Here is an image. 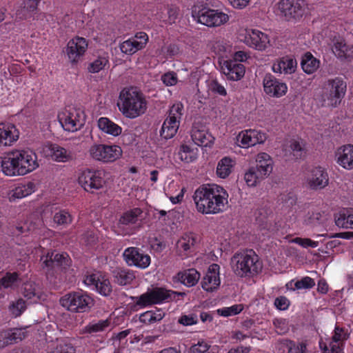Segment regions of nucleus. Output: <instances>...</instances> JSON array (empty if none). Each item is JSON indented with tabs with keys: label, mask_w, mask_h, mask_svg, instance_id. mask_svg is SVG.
Returning a JSON list of instances; mask_svg holds the SVG:
<instances>
[{
	"label": "nucleus",
	"mask_w": 353,
	"mask_h": 353,
	"mask_svg": "<svg viewBox=\"0 0 353 353\" xmlns=\"http://www.w3.org/2000/svg\"><path fill=\"white\" fill-rule=\"evenodd\" d=\"M228 194L221 186L204 184L194 192L193 199L197 211L203 214L222 212L228 204Z\"/></svg>",
	"instance_id": "f257e3e1"
},
{
	"label": "nucleus",
	"mask_w": 353,
	"mask_h": 353,
	"mask_svg": "<svg viewBox=\"0 0 353 353\" xmlns=\"http://www.w3.org/2000/svg\"><path fill=\"white\" fill-rule=\"evenodd\" d=\"M117 106L125 117L132 119L146 112L147 101L136 87H126L119 93Z\"/></svg>",
	"instance_id": "f03ea898"
},
{
	"label": "nucleus",
	"mask_w": 353,
	"mask_h": 353,
	"mask_svg": "<svg viewBox=\"0 0 353 353\" xmlns=\"http://www.w3.org/2000/svg\"><path fill=\"white\" fill-rule=\"evenodd\" d=\"M231 262L234 274L241 278L253 277L262 269L259 257L253 250L235 253Z\"/></svg>",
	"instance_id": "7ed1b4c3"
},
{
	"label": "nucleus",
	"mask_w": 353,
	"mask_h": 353,
	"mask_svg": "<svg viewBox=\"0 0 353 353\" xmlns=\"http://www.w3.org/2000/svg\"><path fill=\"white\" fill-rule=\"evenodd\" d=\"M183 294L184 293L182 292H176L163 288L157 287L148 290L139 296L134 297L133 299H134L137 306L143 308L155 304L168 303L174 300L176 296H183Z\"/></svg>",
	"instance_id": "20e7f679"
},
{
	"label": "nucleus",
	"mask_w": 353,
	"mask_h": 353,
	"mask_svg": "<svg viewBox=\"0 0 353 353\" xmlns=\"http://www.w3.org/2000/svg\"><path fill=\"white\" fill-rule=\"evenodd\" d=\"M63 307L72 313L88 312L93 305V299L82 290L67 293L60 299Z\"/></svg>",
	"instance_id": "39448f33"
},
{
	"label": "nucleus",
	"mask_w": 353,
	"mask_h": 353,
	"mask_svg": "<svg viewBox=\"0 0 353 353\" xmlns=\"http://www.w3.org/2000/svg\"><path fill=\"white\" fill-rule=\"evenodd\" d=\"M327 85V87L321 95L323 105L337 107L345 97L347 83L342 78L336 77L329 79Z\"/></svg>",
	"instance_id": "423d86ee"
},
{
	"label": "nucleus",
	"mask_w": 353,
	"mask_h": 353,
	"mask_svg": "<svg viewBox=\"0 0 353 353\" xmlns=\"http://www.w3.org/2000/svg\"><path fill=\"white\" fill-rule=\"evenodd\" d=\"M40 261L48 276H54V273L59 270L66 271L72 263L68 253H54V252H48L46 254L42 255Z\"/></svg>",
	"instance_id": "0eeeda50"
},
{
	"label": "nucleus",
	"mask_w": 353,
	"mask_h": 353,
	"mask_svg": "<svg viewBox=\"0 0 353 353\" xmlns=\"http://www.w3.org/2000/svg\"><path fill=\"white\" fill-rule=\"evenodd\" d=\"M183 114V105L181 102L174 103L168 111V115L160 130V136L164 139L174 137L179 128L181 117Z\"/></svg>",
	"instance_id": "6e6552de"
},
{
	"label": "nucleus",
	"mask_w": 353,
	"mask_h": 353,
	"mask_svg": "<svg viewBox=\"0 0 353 353\" xmlns=\"http://www.w3.org/2000/svg\"><path fill=\"white\" fill-rule=\"evenodd\" d=\"M104 176L103 170L86 169L79 176V183L86 192L94 193L104 187L106 183Z\"/></svg>",
	"instance_id": "1a4fd4ad"
},
{
	"label": "nucleus",
	"mask_w": 353,
	"mask_h": 353,
	"mask_svg": "<svg viewBox=\"0 0 353 353\" xmlns=\"http://www.w3.org/2000/svg\"><path fill=\"white\" fill-rule=\"evenodd\" d=\"M89 152L94 159L104 163L115 161L123 153L120 146L107 144H94L90 147Z\"/></svg>",
	"instance_id": "9d476101"
},
{
	"label": "nucleus",
	"mask_w": 353,
	"mask_h": 353,
	"mask_svg": "<svg viewBox=\"0 0 353 353\" xmlns=\"http://www.w3.org/2000/svg\"><path fill=\"white\" fill-rule=\"evenodd\" d=\"M83 282L92 290L103 296H109L112 290L108 276L103 272L97 271L87 274L83 279Z\"/></svg>",
	"instance_id": "9b49d317"
},
{
	"label": "nucleus",
	"mask_w": 353,
	"mask_h": 353,
	"mask_svg": "<svg viewBox=\"0 0 353 353\" xmlns=\"http://www.w3.org/2000/svg\"><path fill=\"white\" fill-rule=\"evenodd\" d=\"M192 16L196 18L198 22L208 27L219 26L226 23L228 15L223 12L203 8L198 11H192Z\"/></svg>",
	"instance_id": "f8f14e48"
},
{
	"label": "nucleus",
	"mask_w": 353,
	"mask_h": 353,
	"mask_svg": "<svg viewBox=\"0 0 353 353\" xmlns=\"http://www.w3.org/2000/svg\"><path fill=\"white\" fill-rule=\"evenodd\" d=\"M59 119L65 130L75 132L84 125L85 115L80 109L70 108L59 115Z\"/></svg>",
	"instance_id": "ddd939ff"
},
{
	"label": "nucleus",
	"mask_w": 353,
	"mask_h": 353,
	"mask_svg": "<svg viewBox=\"0 0 353 353\" xmlns=\"http://www.w3.org/2000/svg\"><path fill=\"white\" fill-rule=\"evenodd\" d=\"M277 6L281 15L290 21L302 17L307 3L305 0H280Z\"/></svg>",
	"instance_id": "4468645a"
},
{
	"label": "nucleus",
	"mask_w": 353,
	"mask_h": 353,
	"mask_svg": "<svg viewBox=\"0 0 353 353\" xmlns=\"http://www.w3.org/2000/svg\"><path fill=\"white\" fill-rule=\"evenodd\" d=\"M329 181V174L327 170L320 165L308 170L305 175V182L312 190L324 189L328 185Z\"/></svg>",
	"instance_id": "2eb2a0df"
},
{
	"label": "nucleus",
	"mask_w": 353,
	"mask_h": 353,
	"mask_svg": "<svg viewBox=\"0 0 353 353\" xmlns=\"http://www.w3.org/2000/svg\"><path fill=\"white\" fill-rule=\"evenodd\" d=\"M17 161L21 170L23 176L30 173L39 168V163L37 155L30 149L13 150Z\"/></svg>",
	"instance_id": "dca6fc26"
},
{
	"label": "nucleus",
	"mask_w": 353,
	"mask_h": 353,
	"mask_svg": "<svg viewBox=\"0 0 353 353\" xmlns=\"http://www.w3.org/2000/svg\"><path fill=\"white\" fill-rule=\"evenodd\" d=\"M123 256L128 265L135 266L140 269L147 268L151 262L150 256L136 247L126 248Z\"/></svg>",
	"instance_id": "f3484780"
},
{
	"label": "nucleus",
	"mask_w": 353,
	"mask_h": 353,
	"mask_svg": "<svg viewBox=\"0 0 353 353\" xmlns=\"http://www.w3.org/2000/svg\"><path fill=\"white\" fill-rule=\"evenodd\" d=\"M263 85L265 93L271 97L280 98L285 95L288 92L287 84L271 73L265 74Z\"/></svg>",
	"instance_id": "a211bd4d"
},
{
	"label": "nucleus",
	"mask_w": 353,
	"mask_h": 353,
	"mask_svg": "<svg viewBox=\"0 0 353 353\" xmlns=\"http://www.w3.org/2000/svg\"><path fill=\"white\" fill-rule=\"evenodd\" d=\"M266 139V133L255 129L242 130L236 137L238 145L243 148H248L256 144L263 143Z\"/></svg>",
	"instance_id": "6ab92c4d"
},
{
	"label": "nucleus",
	"mask_w": 353,
	"mask_h": 353,
	"mask_svg": "<svg viewBox=\"0 0 353 353\" xmlns=\"http://www.w3.org/2000/svg\"><path fill=\"white\" fill-rule=\"evenodd\" d=\"M88 46L86 39L79 36L70 39L66 46V54L72 63H77L84 56Z\"/></svg>",
	"instance_id": "aec40b11"
},
{
	"label": "nucleus",
	"mask_w": 353,
	"mask_h": 353,
	"mask_svg": "<svg viewBox=\"0 0 353 353\" xmlns=\"http://www.w3.org/2000/svg\"><path fill=\"white\" fill-rule=\"evenodd\" d=\"M148 40V35L145 32H137L134 37H130L120 44V50L124 54L132 55L137 51L143 49Z\"/></svg>",
	"instance_id": "412c9836"
},
{
	"label": "nucleus",
	"mask_w": 353,
	"mask_h": 353,
	"mask_svg": "<svg viewBox=\"0 0 353 353\" xmlns=\"http://www.w3.org/2000/svg\"><path fill=\"white\" fill-rule=\"evenodd\" d=\"M248 46L257 50H264L270 43L268 36L256 30H245L244 38L241 39Z\"/></svg>",
	"instance_id": "4be33fe9"
},
{
	"label": "nucleus",
	"mask_w": 353,
	"mask_h": 353,
	"mask_svg": "<svg viewBox=\"0 0 353 353\" xmlns=\"http://www.w3.org/2000/svg\"><path fill=\"white\" fill-rule=\"evenodd\" d=\"M191 138L199 146L208 147L213 143L214 138L208 131L206 125L200 121L195 120L191 130Z\"/></svg>",
	"instance_id": "5701e85b"
},
{
	"label": "nucleus",
	"mask_w": 353,
	"mask_h": 353,
	"mask_svg": "<svg viewBox=\"0 0 353 353\" xmlns=\"http://www.w3.org/2000/svg\"><path fill=\"white\" fill-rule=\"evenodd\" d=\"M197 242L196 236L193 233L183 234L176 243V253L181 259H185L195 251Z\"/></svg>",
	"instance_id": "b1692460"
},
{
	"label": "nucleus",
	"mask_w": 353,
	"mask_h": 353,
	"mask_svg": "<svg viewBox=\"0 0 353 353\" xmlns=\"http://www.w3.org/2000/svg\"><path fill=\"white\" fill-rule=\"evenodd\" d=\"M220 266L212 263L201 281V287L206 292H213L216 290L221 283L219 276Z\"/></svg>",
	"instance_id": "393cba45"
},
{
	"label": "nucleus",
	"mask_w": 353,
	"mask_h": 353,
	"mask_svg": "<svg viewBox=\"0 0 353 353\" xmlns=\"http://www.w3.org/2000/svg\"><path fill=\"white\" fill-rule=\"evenodd\" d=\"M0 159L1 170L5 175L9 176H23L13 150L7 152Z\"/></svg>",
	"instance_id": "a878e982"
},
{
	"label": "nucleus",
	"mask_w": 353,
	"mask_h": 353,
	"mask_svg": "<svg viewBox=\"0 0 353 353\" xmlns=\"http://www.w3.org/2000/svg\"><path fill=\"white\" fill-rule=\"evenodd\" d=\"M335 160L343 169L353 170V145L347 144L339 147L335 152Z\"/></svg>",
	"instance_id": "bb28decb"
},
{
	"label": "nucleus",
	"mask_w": 353,
	"mask_h": 353,
	"mask_svg": "<svg viewBox=\"0 0 353 353\" xmlns=\"http://www.w3.org/2000/svg\"><path fill=\"white\" fill-rule=\"evenodd\" d=\"M19 137V130L14 124L0 123V147L12 145Z\"/></svg>",
	"instance_id": "cd10ccee"
},
{
	"label": "nucleus",
	"mask_w": 353,
	"mask_h": 353,
	"mask_svg": "<svg viewBox=\"0 0 353 353\" xmlns=\"http://www.w3.org/2000/svg\"><path fill=\"white\" fill-rule=\"evenodd\" d=\"M297 68V61L292 57L286 55L277 59L273 63L272 70L275 73L292 74Z\"/></svg>",
	"instance_id": "c85d7f7f"
},
{
	"label": "nucleus",
	"mask_w": 353,
	"mask_h": 353,
	"mask_svg": "<svg viewBox=\"0 0 353 353\" xmlns=\"http://www.w3.org/2000/svg\"><path fill=\"white\" fill-rule=\"evenodd\" d=\"M27 332L22 328H10L0 331V348L17 343L26 337Z\"/></svg>",
	"instance_id": "c756f323"
},
{
	"label": "nucleus",
	"mask_w": 353,
	"mask_h": 353,
	"mask_svg": "<svg viewBox=\"0 0 353 353\" xmlns=\"http://www.w3.org/2000/svg\"><path fill=\"white\" fill-rule=\"evenodd\" d=\"M43 152L45 157H51L57 162H67L72 159L71 153L57 144L50 143L45 145Z\"/></svg>",
	"instance_id": "7c9ffc66"
},
{
	"label": "nucleus",
	"mask_w": 353,
	"mask_h": 353,
	"mask_svg": "<svg viewBox=\"0 0 353 353\" xmlns=\"http://www.w3.org/2000/svg\"><path fill=\"white\" fill-rule=\"evenodd\" d=\"M143 211L140 208H134L123 213L119 220L121 227H134L140 225L143 219Z\"/></svg>",
	"instance_id": "2f4dec72"
},
{
	"label": "nucleus",
	"mask_w": 353,
	"mask_h": 353,
	"mask_svg": "<svg viewBox=\"0 0 353 353\" xmlns=\"http://www.w3.org/2000/svg\"><path fill=\"white\" fill-rule=\"evenodd\" d=\"M221 70L227 78L232 81L240 80L243 77L245 72V66L235 61H225Z\"/></svg>",
	"instance_id": "473e14b6"
},
{
	"label": "nucleus",
	"mask_w": 353,
	"mask_h": 353,
	"mask_svg": "<svg viewBox=\"0 0 353 353\" xmlns=\"http://www.w3.org/2000/svg\"><path fill=\"white\" fill-rule=\"evenodd\" d=\"M332 51L341 61H350L353 59V45H347L345 39L341 37L334 40Z\"/></svg>",
	"instance_id": "72a5a7b5"
},
{
	"label": "nucleus",
	"mask_w": 353,
	"mask_h": 353,
	"mask_svg": "<svg viewBox=\"0 0 353 353\" xmlns=\"http://www.w3.org/2000/svg\"><path fill=\"white\" fill-rule=\"evenodd\" d=\"M256 166H253L257 169V171L264 178L270 175L273 170V160L271 157L265 152H261L257 154L256 159Z\"/></svg>",
	"instance_id": "f704fd0d"
},
{
	"label": "nucleus",
	"mask_w": 353,
	"mask_h": 353,
	"mask_svg": "<svg viewBox=\"0 0 353 353\" xmlns=\"http://www.w3.org/2000/svg\"><path fill=\"white\" fill-rule=\"evenodd\" d=\"M22 294L30 303H37L42 297V292L39 286L32 281H27L23 285Z\"/></svg>",
	"instance_id": "c9c22d12"
},
{
	"label": "nucleus",
	"mask_w": 353,
	"mask_h": 353,
	"mask_svg": "<svg viewBox=\"0 0 353 353\" xmlns=\"http://www.w3.org/2000/svg\"><path fill=\"white\" fill-rule=\"evenodd\" d=\"M97 123L99 128L108 134L117 137L122 133V128L107 117H101Z\"/></svg>",
	"instance_id": "e433bc0d"
},
{
	"label": "nucleus",
	"mask_w": 353,
	"mask_h": 353,
	"mask_svg": "<svg viewBox=\"0 0 353 353\" xmlns=\"http://www.w3.org/2000/svg\"><path fill=\"white\" fill-rule=\"evenodd\" d=\"M34 192V185L32 182H28L24 185H19L13 189L9 194V200L11 202L15 201L17 199H23L30 195Z\"/></svg>",
	"instance_id": "4c0bfd02"
},
{
	"label": "nucleus",
	"mask_w": 353,
	"mask_h": 353,
	"mask_svg": "<svg viewBox=\"0 0 353 353\" xmlns=\"http://www.w3.org/2000/svg\"><path fill=\"white\" fill-rule=\"evenodd\" d=\"M177 277L181 283L185 286L192 287L198 283L200 279V273L196 269L191 268L179 272Z\"/></svg>",
	"instance_id": "58836bf2"
},
{
	"label": "nucleus",
	"mask_w": 353,
	"mask_h": 353,
	"mask_svg": "<svg viewBox=\"0 0 353 353\" xmlns=\"http://www.w3.org/2000/svg\"><path fill=\"white\" fill-rule=\"evenodd\" d=\"M335 223L338 227L353 230V210H343L335 214Z\"/></svg>",
	"instance_id": "ea45409f"
},
{
	"label": "nucleus",
	"mask_w": 353,
	"mask_h": 353,
	"mask_svg": "<svg viewBox=\"0 0 353 353\" xmlns=\"http://www.w3.org/2000/svg\"><path fill=\"white\" fill-rule=\"evenodd\" d=\"M301 64L303 70L305 73L310 74L316 72L319 68L320 61L308 52L302 57Z\"/></svg>",
	"instance_id": "a19ab883"
},
{
	"label": "nucleus",
	"mask_w": 353,
	"mask_h": 353,
	"mask_svg": "<svg viewBox=\"0 0 353 353\" xmlns=\"http://www.w3.org/2000/svg\"><path fill=\"white\" fill-rule=\"evenodd\" d=\"M113 274L115 282L120 285H128L135 279L133 271L128 269L117 268Z\"/></svg>",
	"instance_id": "79ce46f5"
},
{
	"label": "nucleus",
	"mask_w": 353,
	"mask_h": 353,
	"mask_svg": "<svg viewBox=\"0 0 353 353\" xmlns=\"http://www.w3.org/2000/svg\"><path fill=\"white\" fill-rule=\"evenodd\" d=\"M110 325V320L101 319L97 321H93L85 325L83 329L84 334H94L106 330Z\"/></svg>",
	"instance_id": "37998d69"
},
{
	"label": "nucleus",
	"mask_w": 353,
	"mask_h": 353,
	"mask_svg": "<svg viewBox=\"0 0 353 353\" xmlns=\"http://www.w3.org/2000/svg\"><path fill=\"white\" fill-rule=\"evenodd\" d=\"M233 166L234 161L230 157H223L218 163L216 171L217 176L225 179L231 173Z\"/></svg>",
	"instance_id": "c03bdc74"
},
{
	"label": "nucleus",
	"mask_w": 353,
	"mask_h": 353,
	"mask_svg": "<svg viewBox=\"0 0 353 353\" xmlns=\"http://www.w3.org/2000/svg\"><path fill=\"white\" fill-rule=\"evenodd\" d=\"M165 313L161 310H148L139 316V321L145 324H152L163 319Z\"/></svg>",
	"instance_id": "a18cd8bd"
},
{
	"label": "nucleus",
	"mask_w": 353,
	"mask_h": 353,
	"mask_svg": "<svg viewBox=\"0 0 353 353\" xmlns=\"http://www.w3.org/2000/svg\"><path fill=\"white\" fill-rule=\"evenodd\" d=\"M263 179L265 178L253 166L250 167L244 174V180L249 187L256 186Z\"/></svg>",
	"instance_id": "49530a36"
},
{
	"label": "nucleus",
	"mask_w": 353,
	"mask_h": 353,
	"mask_svg": "<svg viewBox=\"0 0 353 353\" xmlns=\"http://www.w3.org/2000/svg\"><path fill=\"white\" fill-rule=\"evenodd\" d=\"M72 221V216L66 210H59L56 212L53 216V222L57 225L66 226L70 225Z\"/></svg>",
	"instance_id": "de8ad7c7"
},
{
	"label": "nucleus",
	"mask_w": 353,
	"mask_h": 353,
	"mask_svg": "<svg viewBox=\"0 0 353 353\" xmlns=\"http://www.w3.org/2000/svg\"><path fill=\"white\" fill-rule=\"evenodd\" d=\"M180 159L185 163H191L197 158L196 152L194 151L189 145L183 144L181 145L179 151Z\"/></svg>",
	"instance_id": "09e8293b"
},
{
	"label": "nucleus",
	"mask_w": 353,
	"mask_h": 353,
	"mask_svg": "<svg viewBox=\"0 0 353 353\" xmlns=\"http://www.w3.org/2000/svg\"><path fill=\"white\" fill-rule=\"evenodd\" d=\"M350 332L348 329L341 327L337 323L335 325L332 336V341L334 343L345 342L350 338Z\"/></svg>",
	"instance_id": "8fccbe9b"
},
{
	"label": "nucleus",
	"mask_w": 353,
	"mask_h": 353,
	"mask_svg": "<svg viewBox=\"0 0 353 353\" xmlns=\"http://www.w3.org/2000/svg\"><path fill=\"white\" fill-rule=\"evenodd\" d=\"M108 65L109 60L108 57L100 56L89 64L88 70L91 73H97L103 70L105 66Z\"/></svg>",
	"instance_id": "3c124183"
},
{
	"label": "nucleus",
	"mask_w": 353,
	"mask_h": 353,
	"mask_svg": "<svg viewBox=\"0 0 353 353\" xmlns=\"http://www.w3.org/2000/svg\"><path fill=\"white\" fill-rule=\"evenodd\" d=\"M19 279V274L18 272H6V274L0 279V288L8 289L11 288Z\"/></svg>",
	"instance_id": "603ef678"
},
{
	"label": "nucleus",
	"mask_w": 353,
	"mask_h": 353,
	"mask_svg": "<svg viewBox=\"0 0 353 353\" xmlns=\"http://www.w3.org/2000/svg\"><path fill=\"white\" fill-rule=\"evenodd\" d=\"M290 149L291 154L294 159H301L305 153V150L303 142L292 139L290 141Z\"/></svg>",
	"instance_id": "864d4df0"
},
{
	"label": "nucleus",
	"mask_w": 353,
	"mask_h": 353,
	"mask_svg": "<svg viewBox=\"0 0 353 353\" xmlns=\"http://www.w3.org/2000/svg\"><path fill=\"white\" fill-rule=\"evenodd\" d=\"M243 310L241 304H235L230 307H223L218 310V313L223 316H230L239 314Z\"/></svg>",
	"instance_id": "5fc2aeb1"
},
{
	"label": "nucleus",
	"mask_w": 353,
	"mask_h": 353,
	"mask_svg": "<svg viewBox=\"0 0 353 353\" xmlns=\"http://www.w3.org/2000/svg\"><path fill=\"white\" fill-rule=\"evenodd\" d=\"M315 285V281L310 276H304L301 280H298L294 283V290L311 289Z\"/></svg>",
	"instance_id": "6e6d98bb"
},
{
	"label": "nucleus",
	"mask_w": 353,
	"mask_h": 353,
	"mask_svg": "<svg viewBox=\"0 0 353 353\" xmlns=\"http://www.w3.org/2000/svg\"><path fill=\"white\" fill-rule=\"evenodd\" d=\"M273 325L275 328L276 332L279 335L284 334L289 330L288 322L285 319H274L273 320Z\"/></svg>",
	"instance_id": "4d7b16f0"
},
{
	"label": "nucleus",
	"mask_w": 353,
	"mask_h": 353,
	"mask_svg": "<svg viewBox=\"0 0 353 353\" xmlns=\"http://www.w3.org/2000/svg\"><path fill=\"white\" fill-rule=\"evenodd\" d=\"M26 309V302L21 298L13 302L11 305V310L15 316H20Z\"/></svg>",
	"instance_id": "13d9d810"
},
{
	"label": "nucleus",
	"mask_w": 353,
	"mask_h": 353,
	"mask_svg": "<svg viewBox=\"0 0 353 353\" xmlns=\"http://www.w3.org/2000/svg\"><path fill=\"white\" fill-rule=\"evenodd\" d=\"M75 348L72 344L61 341L58 343L54 350L50 353H75Z\"/></svg>",
	"instance_id": "bf43d9fd"
},
{
	"label": "nucleus",
	"mask_w": 353,
	"mask_h": 353,
	"mask_svg": "<svg viewBox=\"0 0 353 353\" xmlns=\"http://www.w3.org/2000/svg\"><path fill=\"white\" fill-rule=\"evenodd\" d=\"M292 242L298 244L304 248H314L319 245V243L317 241H312L308 238L296 237L292 240Z\"/></svg>",
	"instance_id": "052dcab7"
},
{
	"label": "nucleus",
	"mask_w": 353,
	"mask_h": 353,
	"mask_svg": "<svg viewBox=\"0 0 353 353\" xmlns=\"http://www.w3.org/2000/svg\"><path fill=\"white\" fill-rule=\"evenodd\" d=\"M23 9L30 14H34L37 10L39 0H21Z\"/></svg>",
	"instance_id": "680f3d73"
},
{
	"label": "nucleus",
	"mask_w": 353,
	"mask_h": 353,
	"mask_svg": "<svg viewBox=\"0 0 353 353\" xmlns=\"http://www.w3.org/2000/svg\"><path fill=\"white\" fill-rule=\"evenodd\" d=\"M161 80L165 85L172 86L177 83L178 78L174 72H168L162 75Z\"/></svg>",
	"instance_id": "e2e57ef3"
},
{
	"label": "nucleus",
	"mask_w": 353,
	"mask_h": 353,
	"mask_svg": "<svg viewBox=\"0 0 353 353\" xmlns=\"http://www.w3.org/2000/svg\"><path fill=\"white\" fill-rule=\"evenodd\" d=\"M274 305L277 310H286L290 305V301L285 296H279L275 299Z\"/></svg>",
	"instance_id": "0e129e2a"
},
{
	"label": "nucleus",
	"mask_w": 353,
	"mask_h": 353,
	"mask_svg": "<svg viewBox=\"0 0 353 353\" xmlns=\"http://www.w3.org/2000/svg\"><path fill=\"white\" fill-rule=\"evenodd\" d=\"M210 345L204 341H199L196 344L191 346V353H205L210 349Z\"/></svg>",
	"instance_id": "69168bd1"
},
{
	"label": "nucleus",
	"mask_w": 353,
	"mask_h": 353,
	"mask_svg": "<svg viewBox=\"0 0 353 353\" xmlns=\"http://www.w3.org/2000/svg\"><path fill=\"white\" fill-rule=\"evenodd\" d=\"M211 90L221 96H226L227 91L223 85L219 83L217 81H213L211 83Z\"/></svg>",
	"instance_id": "338daca9"
},
{
	"label": "nucleus",
	"mask_w": 353,
	"mask_h": 353,
	"mask_svg": "<svg viewBox=\"0 0 353 353\" xmlns=\"http://www.w3.org/2000/svg\"><path fill=\"white\" fill-rule=\"evenodd\" d=\"M198 322L197 318L193 315H183L179 319V323L183 325H192Z\"/></svg>",
	"instance_id": "774afa93"
}]
</instances>
